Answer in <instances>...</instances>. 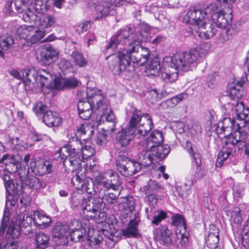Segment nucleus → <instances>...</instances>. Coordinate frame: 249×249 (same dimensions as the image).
Wrapping results in <instances>:
<instances>
[{
  "mask_svg": "<svg viewBox=\"0 0 249 249\" xmlns=\"http://www.w3.org/2000/svg\"><path fill=\"white\" fill-rule=\"evenodd\" d=\"M22 36L32 44L36 43L43 38L46 35L43 29H39L34 25H30L25 27L23 30Z\"/></svg>",
  "mask_w": 249,
  "mask_h": 249,
  "instance_id": "obj_13",
  "label": "nucleus"
},
{
  "mask_svg": "<svg viewBox=\"0 0 249 249\" xmlns=\"http://www.w3.org/2000/svg\"><path fill=\"white\" fill-rule=\"evenodd\" d=\"M205 240L207 247L210 249H221L218 246L219 241L218 229L215 226H212Z\"/></svg>",
  "mask_w": 249,
  "mask_h": 249,
  "instance_id": "obj_27",
  "label": "nucleus"
},
{
  "mask_svg": "<svg viewBox=\"0 0 249 249\" xmlns=\"http://www.w3.org/2000/svg\"><path fill=\"white\" fill-rule=\"evenodd\" d=\"M128 160L116 163V167L117 171L123 176L127 177V165Z\"/></svg>",
  "mask_w": 249,
  "mask_h": 249,
  "instance_id": "obj_57",
  "label": "nucleus"
},
{
  "mask_svg": "<svg viewBox=\"0 0 249 249\" xmlns=\"http://www.w3.org/2000/svg\"><path fill=\"white\" fill-rule=\"evenodd\" d=\"M6 194L8 196H13L14 200L18 199V196L22 194L24 188H6Z\"/></svg>",
  "mask_w": 249,
  "mask_h": 249,
  "instance_id": "obj_58",
  "label": "nucleus"
},
{
  "mask_svg": "<svg viewBox=\"0 0 249 249\" xmlns=\"http://www.w3.org/2000/svg\"><path fill=\"white\" fill-rule=\"evenodd\" d=\"M132 216L127 227L122 230L123 235L126 237H138L139 233L138 231V225L140 221L139 213H135Z\"/></svg>",
  "mask_w": 249,
  "mask_h": 249,
  "instance_id": "obj_21",
  "label": "nucleus"
},
{
  "mask_svg": "<svg viewBox=\"0 0 249 249\" xmlns=\"http://www.w3.org/2000/svg\"><path fill=\"white\" fill-rule=\"evenodd\" d=\"M52 80V75L49 71L45 69L36 71L34 68L24 70L22 72V81L27 91L34 92L36 90L35 83L40 84V87H48L49 81Z\"/></svg>",
  "mask_w": 249,
  "mask_h": 249,
  "instance_id": "obj_3",
  "label": "nucleus"
},
{
  "mask_svg": "<svg viewBox=\"0 0 249 249\" xmlns=\"http://www.w3.org/2000/svg\"><path fill=\"white\" fill-rule=\"evenodd\" d=\"M53 158L58 162H63L64 166H66V164L70 165L69 161L70 160V155L67 153L61 152V148L54 154Z\"/></svg>",
  "mask_w": 249,
  "mask_h": 249,
  "instance_id": "obj_49",
  "label": "nucleus"
},
{
  "mask_svg": "<svg viewBox=\"0 0 249 249\" xmlns=\"http://www.w3.org/2000/svg\"><path fill=\"white\" fill-rule=\"evenodd\" d=\"M92 101L86 99L79 100L77 104V108L80 117L83 120L89 119L92 112L95 110L93 106L91 104Z\"/></svg>",
  "mask_w": 249,
  "mask_h": 249,
  "instance_id": "obj_20",
  "label": "nucleus"
},
{
  "mask_svg": "<svg viewBox=\"0 0 249 249\" xmlns=\"http://www.w3.org/2000/svg\"><path fill=\"white\" fill-rule=\"evenodd\" d=\"M15 42L13 36L8 34H3L0 36V57L4 58V51H11L14 47Z\"/></svg>",
  "mask_w": 249,
  "mask_h": 249,
  "instance_id": "obj_23",
  "label": "nucleus"
},
{
  "mask_svg": "<svg viewBox=\"0 0 249 249\" xmlns=\"http://www.w3.org/2000/svg\"><path fill=\"white\" fill-rule=\"evenodd\" d=\"M21 158L17 156L4 154L0 160V163L3 164L4 170L11 174L15 173L17 172L19 165L20 160Z\"/></svg>",
  "mask_w": 249,
  "mask_h": 249,
  "instance_id": "obj_14",
  "label": "nucleus"
},
{
  "mask_svg": "<svg viewBox=\"0 0 249 249\" xmlns=\"http://www.w3.org/2000/svg\"><path fill=\"white\" fill-rule=\"evenodd\" d=\"M135 137H136L135 131L125 126L118 132L116 141L121 146L126 147Z\"/></svg>",
  "mask_w": 249,
  "mask_h": 249,
  "instance_id": "obj_22",
  "label": "nucleus"
},
{
  "mask_svg": "<svg viewBox=\"0 0 249 249\" xmlns=\"http://www.w3.org/2000/svg\"><path fill=\"white\" fill-rule=\"evenodd\" d=\"M129 42L130 48L129 50L131 51L132 63L139 66H143L149 59L150 53L149 49L142 47L141 45L142 42L130 39Z\"/></svg>",
  "mask_w": 249,
  "mask_h": 249,
  "instance_id": "obj_8",
  "label": "nucleus"
},
{
  "mask_svg": "<svg viewBox=\"0 0 249 249\" xmlns=\"http://www.w3.org/2000/svg\"><path fill=\"white\" fill-rule=\"evenodd\" d=\"M71 56L73 59L76 65L80 67H84L87 64V61L84 57L82 53L77 51H73L71 54Z\"/></svg>",
  "mask_w": 249,
  "mask_h": 249,
  "instance_id": "obj_47",
  "label": "nucleus"
},
{
  "mask_svg": "<svg viewBox=\"0 0 249 249\" xmlns=\"http://www.w3.org/2000/svg\"><path fill=\"white\" fill-rule=\"evenodd\" d=\"M9 210L8 208H5L3 212V217L1 221V225L0 227V236L3 234L4 231L7 227L9 222Z\"/></svg>",
  "mask_w": 249,
  "mask_h": 249,
  "instance_id": "obj_55",
  "label": "nucleus"
},
{
  "mask_svg": "<svg viewBox=\"0 0 249 249\" xmlns=\"http://www.w3.org/2000/svg\"><path fill=\"white\" fill-rule=\"evenodd\" d=\"M138 160L142 166V165L147 166L153 163L154 156H152L150 151L147 149L142 151L139 155Z\"/></svg>",
  "mask_w": 249,
  "mask_h": 249,
  "instance_id": "obj_39",
  "label": "nucleus"
},
{
  "mask_svg": "<svg viewBox=\"0 0 249 249\" xmlns=\"http://www.w3.org/2000/svg\"><path fill=\"white\" fill-rule=\"evenodd\" d=\"M187 97L188 94L187 93L182 92L171 98L166 100L162 103V105H166L168 108H172L177 106L180 102L186 99Z\"/></svg>",
  "mask_w": 249,
  "mask_h": 249,
  "instance_id": "obj_42",
  "label": "nucleus"
},
{
  "mask_svg": "<svg viewBox=\"0 0 249 249\" xmlns=\"http://www.w3.org/2000/svg\"><path fill=\"white\" fill-rule=\"evenodd\" d=\"M50 236L43 232L36 233L35 235V241L36 249H45L50 245Z\"/></svg>",
  "mask_w": 249,
  "mask_h": 249,
  "instance_id": "obj_38",
  "label": "nucleus"
},
{
  "mask_svg": "<svg viewBox=\"0 0 249 249\" xmlns=\"http://www.w3.org/2000/svg\"><path fill=\"white\" fill-rule=\"evenodd\" d=\"M217 31V29L212 24L207 23L205 21L203 25L198 26L196 33L201 38L208 39L215 36Z\"/></svg>",
  "mask_w": 249,
  "mask_h": 249,
  "instance_id": "obj_26",
  "label": "nucleus"
},
{
  "mask_svg": "<svg viewBox=\"0 0 249 249\" xmlns=\"http://www.w3.org/2000/svg\"><path fill=\"white\" fill-rule=\"evenodd\" d=\"M141 163L135 160H128V164L127 165V177L135 175L136 173L139 172L142 169Z\"/></svg>",
  "mask_w": 249,
  "mask_h": 249,
  "instance_id": "obj_45",
  "label": "nucleus"
},
{
  "mask_svg": "<svg viewBox=\"0 0 249 249\" xmlns=\"http://www.w3.org/2000/svg\"><path fill=\"white\" fill-rule=\"evenodd\" d=\"M107 136L105 128H102V131L98 132L96 137V142L100 145H103L107 142Z\"/></svg>",
  "mask_w": 249,
  "mask_h": 249,
  "instance_id": "obj_63",
  "label": "nucleus"
},
{
  "mask_svg": "<svg viewBox=\"0 0 249 249\" xmlns=\"http://www.w3.org/2000/svg\"><path fill=\"white\" fill-rule=\"evenodd\" d=\"M40 20V25L43 28H47L53 26L56 21L55 17L52 15H44L42 18H39Z\"/></svg>",
  "mask_w": 249,
  "mask_h": 249,
  "instance_id": "obj_46",
  "label": "nucleus"
},
{
  "mask_svg": "<svg viewBox=\"0 0 249 249\" xmlns=\"http://www.w3.org/2000/svg\"><path fill=\"white\" fill-rule=\"evenodd\" d=\"M122 34L117 31L109 41L107 49H118L116 53L109 56L108 62L109 69L115 75L120 74L124 71L127 67L130 66L132 60L129 39L126 37L122 38Z\"/></svg>",
  "mask_w": 249,
  "mask_h": 249,
  "instance_id": "obj_2",
  "label": "nucleus"
},
{
  "mask_svg": "<svg viewBox=\"0 0 249 249\" xmlns=\"http://www.w3.org/2000/svg\"><path fill=\"white\" fill-rule=\"evenodd\" d=\"M171 219V225L172 226H181L185 228V219L183 216L179 214H176L172 215Z\"/></svg>",
  "mask_w": 249,
  "mask_h": 249,
  "instance_id": "obj_56",
  "label": "nucleus"
},
{
  "mask_svg": "<svg viewBox=\"0 0 249 249\" xmlns=\"http://www.w3.org/2000/svg\"><path fill=\"white\" fill-rule=\"evenodd\" d=\"M71 236V239L73 242H79L81 240H84V238L86 236V230L82 227L78 228L73 229L69 232Z\"/></svg>",
  "mask_w": 249,
  "mask_h": 249,
  "instance_id": "obj_41",
  "label": "nucleus"
},
{
  "mask_svg": "<svg viewBox=\"0 0 249 249\" xmlns=\"http://www.w3.org/2000/svg\"><path fill=\"white\" fill-rule=\"evenodd\" d=\"M58 57V52L52 46H46L41 51L39 63L43 65H50Z\"/></svg>",
  "mask_w": 249,
  "mask_h": 249,
  "instance_id": "obj_17",
  "label": "nucleus"
},
{
  "mask_svg": "<svg viewBox=\"0 0 249 249\" xmlns=\"http://www.w3.org/2000/svg\"><path fill=\"white\" fill-rule=\"evenodd\" d=\"M78 86V81L75 78L69 79H58L54 81L55 89H61L64 88H74Z\"/></svg>",
  "mask_w": 249,
  "mask_h": 249,
  "instance_id": "obj_37",
  "label": "nucleus"
},
{
  "mask_svg": "<svg viewBox=\"0 0 249 249\" xmlns=\"http://www.w3.org/2000/svg\"><path fill=\"white\" fill-rule=\"evenodd\" d=\"M144 114L132 105L128 104L126 108V114L130 119L127 125L125 126L135 131L137 126L143 119Z\"/></svg>",
  "mask_w": 249,
  "mask_h": 249,
  "instance_id": "obj_10",
  "label": "nucleus"
},
{
  "mask_svg": "<svg viewBox=\"0 0 249 249\" xmlns=\"http://www.w3.org/2000/svg\"><path fill=\"white\" fill-rule=\"evenodd\" d=\"M242 220L241 211L239 208H235L231 213L230 221L231 225L233 226V224L238 225L241 223Z\"/></svg>",
  "mask_w": 249,
  "mask_h": 249,
  "instance_id": "obj_48",
  "label": "nucleus"
},
{
  "mask_svg": "<svg viewBox=\"0 0 249 249\" xmlns=\"http://www.w3.org/2000/svg\"><path fill=\"white\" fill-rule=\"evenodd\" d=\"M106 121L104 122V125H107L108 123L110 124L109 125V129L111 130H115L116 122V117L112 110H110L109 112L107 113L106 115H104Z\"/></svg>",
  "mask_w": 249,
  "mask_h": 249,
  "instance_id": "obj_51",
  "label": "nucleus"
},
{
  "mask_svg": "<svg viewBox=\"0 0 249 249\" xmlns=\"http://www.w3.org/2000/svg\"><path fill=\"white\" fill-rule=\"evenodd\" d=\"M43 123L49 127L57 126L59 125L61 119L56 112L48 111L43 115Z\"/></svg>",
  "mask_w": 249,
  "mask_h": 249,
  "instance_id": "obj_33",
  "label": "nucleus"
},
{
  "mask_svg": "<svg viewBox=\"0 0 249 249\" xmlns=\"http://www.w3.org/2000/svg\"><path fill=\"white\" fill-rule=\"evenodd\" d=\"M87 97L92 101L91 105L95 110H104L107 107V103L103 102L104 98L101 94L97 93L94 89H87Z\"/></svg>",
  "mask_w": 249,
  "mask_h": 249,
  "instance_id": "obj_19",
  "label": "nucleus"
},
{
  "mask_svg": "<svg viewBox=\"0 0 249 249\" xmlns=\"http://www.w3.org/2000/svg\"><path fill=\"white\" fill-rule=\"evenodd\" d=\"M243 84V82L236 81L228 85L227 93L231 99L237 100L242 96Z\"/></svg>",
  "mask_w": 249,
  "mask_h": 249,
  "instance_id": "obj_28",
  "label": "nucleus"
},
{
  "mask_svg": "<svg viewBox=\"0 0 249 249\" xmlns=\"http://www.w3.org/2000/svg\"><path fill=\"white\" fill-rule=\"evenodd\" d=\"M94 153V150L92 146L88 145L82 146V149L79 154V159H81L82 157L83 158H87L93 155Z\"/></svg>",
  "mask_w": 249,
  "mask_h": 249,
  "instance_id": "obj_54",
  "label": "nucleus"
},
{
  "mask_svg": "<svg viewBox=\"0 0 249 249\" xmlns=\"http://www.w3.org/2000/svg\"><path fill=\"white\" fill-rule=\"evenodd\" d=\"M75 135L76 137L72 138L67 145L61 148V151L62 153H67L70 155V165L76 169L79 168L81 164V160L79 159L78 155L83 144L81 142L83 137L78 138L79 136L77 135V133Z\"/></svg>",
  "mask_w": 249,
  "mask_h": 249,
  "instance_id": "obj_5",
  "label": "nucleus"
},
{
  "mask_svg": "<svg viewBox=\"0 0 249 249\" xmlns=\"http://www.w3.org/2000/svg\"><path fill=\"white\" fill-rule=\"evenodd\" d=\"M16 186V187H24V186L28 187H40L41 183L38 178L35 176H31L24 178L21 183L17 181Z\"/></svg>",
  "mask_w": 249,
  "mask_h": 249,
  "instance_id": "obj_40",
  "label": "nucleus"
},
{
  "mask_svg": "<svg viewBox=\"0 0 249 249\" xmlns=\"http://www.w3.org/2000/svg\"><path fill=\"white\" fill-rule=\"evenodd\" d=\"M222 124L223 125L221 127V129L223 131H224L225 128L232 127L234 129V128L239 129L241 127L238 123L230 118H224L222 121Z\"/></svg>",
  "mask_w": 249,
  "mask_h": 249,
  "instance_id": "obj_53",
  "label": "nucleus"
},
{
  "mask_svg": "<svg viewBox=\"0 0 249 249\" xmlns=\"http://www.w3.org/2000/svg\"><path fill=\"white\" fill-rule=\"evenodd\" d=\"M46 0H36L32 9L37 13H43L47 10Z\"/></svg>",
  "mask_w": 249,
  "mask_h": 249,
  "instance_id": "obj_52",
  "label": "nucleus"
},
{
  "mask_svg": "<svg viewBox=\"0 0 249 249\" xmlns=\"http://www.w3.org/2000/svg\"><path fill=\"white\" fill-rule=\"evenodd\" d=\"M163 139V133L161 131L158 130L153 131L145 141L146 148H152L161 144Z\"/></svg>",
  "mask_w": 249,
  "mask_h": 249,
  "instance_id": "obj_29",
  "label": "nucleus"
},
{
  "mask_svg": "<svg viewBox=\"0 0 249 249\" xmlns=\"http://www.w3.org/2000/svg\"><path fill=\"white\" fill-rule=\"evenodd\" d=\"M167 217V213L163 211L159 212L157 214L153 217V220L151 222L155 225H158L162 220L165 219Z\"/></svg>",
  "mask_w": 249,
  "mask_h": 249,
  "instance_id": "obj_64",
  "label": "nucleus"
},
{
  "mask_svg": "<svg viewBox=\"0 0 249 249\" xmlns=\"http://www.w3.org/2000/svg\"><path fill=\"white\" fill-rule=\"evenodd\" d=\"M30 168L33 173L39 176L52 172V165L49 162L44 160L36 161L34 159H32L30 163Z\"/></svg>",
  "mask_w": 249,
  "mask_h": 249,
  "instance_id": "obj_16",
  "label": "nucleus"
},
{
  "mask_svg": "<svg viewBox=\"0 0 249 249\" xmlns=\"http://www.w3.org/2000/svg\"><path fill=\"white\" fill-rule=\"evenodd\" d=\"M68 227L61 223H56L52 230L53 241L57 246L64 245L68 233Z\"/></svg>",
  "mask_w": 249,
  "mask_h": 249,
  "instance_id": "obj_15",
  "label": "nucleus"
},
{
  "mask_svg": "<svg viewBox=\"0 0 249 249\" xmlns=\"http://www.w3.org/2000/svg\"><path fill=\"white\" fill-rule=\"evenodd\" d=\"M88 245L91 248H97L102 243L103 237L100 232L97 230L89 229L87 235Z\"/></svg>",
  "mask_w": 249,
  "mask_h": 249,
  "instance_id": "obj_30",
  "label": "nucleus"
},
{
  "mask_svg": "<svg viewBox=\"0 0 249 249\" xmlns=\"http://www.w3.org/2000/svg\"><path fill=\"white\" fill-rule=\"evenodd\" d=\"M105 206L103 199L100 195L98 197L90 196L86 200L83 210L84 213L85 211L92 212L93 214L90 215V218L96 223H100L105 221L107 218V213L102 211Z\"/></svg>",
  "mask_w": 249,
  "mask_h": 249,
  "instance_id": "obj_4",
  "label": "nucleus"
},
{
  "mask_svg": "<svg viewBox=\"0 0 249 249\" xmlns=\"http://www.w3.org/2000/svg\"><path fill=\"white\" fill-rule=\"evenodd\" d=\"M231 155V153L222 149L218 154V158L216 162V166L220 167L223 164V162L226 160Z\"/></svg>",
  "mask_w": 249,
  "mask_h": 249,
  "instance_id": "obj_60",
  "label": "nucleus"
},
{
  "mask_svg": "<svg viewBox=\"0 0 249 249\" xmlns=\"http://www.w3.org/2000/svg\"><path fill=\"white\" fill-rule=\"evenodd\" d=\"M111 4L107 1H101L97 4L95 9L96 11V15L95 17V20H100L109 15L111 14Z\"/></svg>",
  "mask_w": 249,
  "mask_h": 249,
  "instance_id": "obj_32",
  "label": "nucleus"
},
{
  "mask_svg": "<svg viewBox=\"0 0 249 249\" xmlns=\"http://www.w3.org/2000/svg\"><path fill=\"white\" fill-rule=\"evenodd\" d=\"M110 179H107L104 176L100 175L95 177L94 179L89 178L87 181L89 185V181L93 186H103V187H119L121 184V180L116 173H112Z\"/></svg>",
  "mask_w": 249,
  "mask_h": 249,
  "instance_id": "obj_11",
  "label": "nucleus"
},
{
  "mask_svg": "<svg viewBox=\"0 0 249 249\" xmlns=\"http://www.w3.org/2000/svg\"><path fill=\"white\" fill-rule=\"evenodd\" d=\"M248 137V134L240 128H234V131L231 134L224 137L222 144V149L231 153L232 150L236 145L238 147L241 145H246V140Z\"/></svg>",
  "mask_w": 249,
  "mask_h": 249,
  "instance_id": "obj_7",
  "label": "nucleus"
},
{
  "mask_svg": "<svg viewBox=\"0 0 249 249\" xmlns=\"http://www.w3.org/2000/svg\"><path fill=\"white\" fill-rule=\"evenodd\" d=\"M30 170V165H27V168L25 166L22 167L20 165H19L18 170L17 171V172H18L19 178L18 179V180H17V181H18V182H20L21 183L22 181L23 180V179L28 176Z\"/></svg>",
  "mask_w": 249,
  "mask_h": 249,
  "instance_id": "obj_59",
  "label": "nucleus"
},
{
  "mask_svg": "<svg viewBox=\"0 0 249 249\" xmlns=\"http://www.w3.org/2000/svg\"><path fill=\"white\" fill-rule=\"evenodd\" d=\"M52 220L50 217L39 211H36L34 213V224L39 229H43L48 228Z\"/></svg>",
  "mask_w": 249,
  "mask_h": 249,
  "instance_id": "obj_34",
  "label": "nucleus"
},
{
  "mask_svg": "<svg viewBox=\"0 0 249 249\" xmlns=\"http://www.w3.org/2000/svg\"><path fill=\"white\" fill-rule=\"evenodd\" d=\"M94 128L93 125L88 124H81L80 127L77 128V135L82 138L83 140L90 139L93 136Z\"/></svg>",
  "mask_w": 249,
  "mask_h": 249,
  "instance_id": "obj_35",
  "label": "nucleus"
},
{
  "mask_svg": "<svg viewBox=\"0 0 249 249\" xmlns=\"http://www.w3.org/2000/svg\"><path fill=\"white\" fill-rule=\"evenodd\" d=\"M114 156L116 163L129 160L128 154L126 147L121 146L120 148L115 150Z\"/></svg>",
  "mask_w": 249,
  "mask_h": 249,
  "instance_id": "obj_44",
  "label": "nucleus"
},
{
  "mask_svg": "<svg viewBox=\"0 0 249 249\" xmlns=\"http://www.w3.org/2000/svg\"><path fill=\"white\" fill-rule=\"evenodd\" d=\"M212 20L217 27L226 29L225 33L228 36H231L233 34V30L231 28V25L229 24V21L225 18L222 10L218 14L214 15Z\"/></svg>",
  "mask_w": 249,
  "mask_h": 249,
  "instance_id": "obj_24",
  "label": "nucleus"
},
{
  "mask_svg": "<svg viewBox=\"0 0 249 249\" xmlns=\"http://www.w3.org/2000/svg\"><path fill=\"white\" fill-rule=\"evenodd\" d=\"M221 10L219 8V6L215 3H212L207 5L205 8L204 13L206 17L210 15L211 18H213L214 15L218 14Z\"/></svg>",
  "mask_w": 249,
  "mask_h": 249,
  "instance_id": "obj_50",
  "label": "nucleus"
},
{
  "mask_svg": "<svg viewBox=\"0 0 249 249\" xmlns=\"http://www.w3.org/2000/svg\"><path fill=\"white\" fill-rule=\"evenodd\" d=\"M33 111L37 115L39 114L44 115L46 112L48 111V107L41 102H37L34 105Z\"/></svg>",
  "mask_w": 249,
  "mask_h": 249,
  "instance_id": "obj_61",
  "label": "nucleus"
},
{
  "mask_svg": "<svg viewBox=\"0 0 249 249\" xmlns=\"http://www.w3.org/2000/svg\"><path fill=\"white\" fill-rule=\"evenodd\" d=\"M149 31L150 27L144 23L140 24L137 31L135 27L131 25L126 26L118 31L122 34L121 37H126L133 41H137L140 42L148 41Z\"/></svg>",
  "mask_w": 249,
  "mask_h": 249,
  "instance_id": "obj_6",
  "label": "nucleus"
},
{
  "mask_svg": "<svg viewBox=\"0 0 249 249\" xmlns=\"http://www.w3.org/2000/svg\"><path fill=\"white\" fill-rule=\"evenodd\" d=\"M201 51V48L198 47L188 51L177 52L172 56L164 57L161 66L159 58L155 57L150 60L147 71L154 76H158L160 72L161 78L165 82H173L177 79L179 70L188 71L196 66Z\"/></svg>",
  "mask_w": 249,
  "mask_h": 249,
  "instance_id": "obj_1",
  "label": "nucleus"
},
{
  "mask_svg": "<svg viewBox=\"0 0 249 249\" xmlns=\"http://www.w3.org/2000/svg\"><path fill=\"white\" fill-rule=\"evenodd\" d=\"M186 148L192 159V168L195 174L199 173L201 171V156L198 152H194L191 142H186Z\"/></svg>",
  "mask_w": 249,
  "mask_h": 249,
  "instance_id": "obj_25",
  "label": "nucleus"
},
{
  "mask_svg": "<svg viewBox=\"0 0 249 249\" xmlns=\"http://www.w3.org/2000/svg\"><path fill=\"white\" fill-rule=\"evenodd\" d=\"M33 0H15V10L20 14L19 17L26 22L33 23L38 19V17L32 10Z\"/></svg>",
  "mask_w": 249,
  "mask_h": 249,
  "instance_id": "obj_9",
  "label": "nucleus"
},
{
  "mask_svg": "<svg viewBox=\"0 0 249 249\" xmlns=\"http://www.w3.org/2000/svg\"><path fill=\"white\" fill-rule=\"evenodd\" d=\"M148 149L150 151L152 156L159 160H164L170 151L168 145L162 144Z\"/></svg>",
  "mask_w": 249,
  "mask_h": 249,
  "instance_id": "obj_31",
  "label": "nucleus"
},
{
  "mask_svg": "<svg viewBox=\"0 0 249 249\" xmlns=\"http://www.w3.org/2000/svg\"><path fill=\"white\" fill-rule=\"evenodd\" d=\"M161 240L165 246H169L172 243L173 232L165 226H161L160 229Z\"/></svg>",
  "mask_w": 249,
  "mask_h": 249,
  "instance_id": "obj_43",
  "label": "nucleus"
},
{
  "mask_svg": "<svg viewBox=\"0 0 249 249\" xmlns=\"http://www.w3.org/2000/svg\"><path fill=\"white\" fill-rule=\"evenodd\" d=\"M235 115L239 120H244L245 124L249 123V108L245 107L242 102H237L235 107Z\"/></svg>",
  "mask_w": 249,
  "mask_h": 249,
  "instance_id": "obj_36",
  "label": "nucleus"
},
{
  "mask_svg": "<svg viewBox=\"0 0 249 249\" xmlns=\"http://www.w3.org/2000/svg\"><path fill=\"white\" fill-rule=\"evenodd\" d=\"M205 18V13L203 10L195 7L188 11L183 17V21L199 26L206 21Z\"/></svg>",
  "mask_w": 249,
  "mask_h": 249,
  "instance_id": "obj_12",
  "label": "nucleus"
},
{
  "mask_svg": "<svg viewBox=\"0 0 249 249\" xmlns=\"http://www.w3.org/2000/svg\"><path fill=\"white\" fill-rule=\"evenodd\" d=\"M124 207L126 211H128L130 212L131 214L130 215L131 218H132V216L133 217V214L135 213H137V212H135V202L133 197L127 199L126 202L124 203Z\"/></svg>",
  "mask_w": 249,
  "mask_h": 249,
  "instance_id": "obj_62",
  "label": "nucleus"
},
{
  "mask_svg": "<svg viewBox=\"0 0 249 249\" xmlns=\"http://www.w3.org/2000/svg\"><path fill=\"white\" fill-rule=\"evenodd\" d=\"M154 124L152 118L148 113H145L143 115V119L137 126L135 133L136 137L141 139L145 136L153 128Z\"/></svg>",
  "mask_w": 249,
  "mask_h": 249,
  "instance_id": "obj_18",
  "label": "nucleus"
}]
</instances>
